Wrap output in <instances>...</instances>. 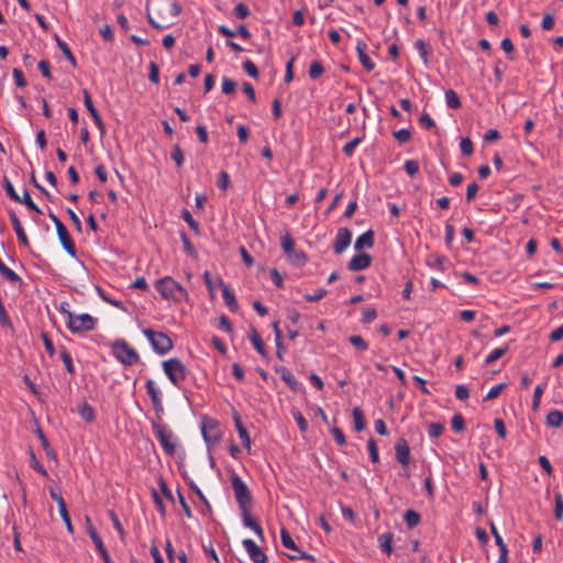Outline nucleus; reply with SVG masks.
<instances>
[{"instance_id":"052dcab7","label":"nucleus","mask_w":563,"mask_h":563,"mask_svg":"<svg viewBox=\"0 0 563 563\" xmlns=\"http://www.w3.org/2000/svg\"><path fill=\"white\" fill-rule=\"evenodd\" d=\"M451 424H452V429L455 432H461L465 429L464 418L460 413H456L453 416Z\"/></svg>"},{"instance_id":"2f4dec72","label":"nucleus","mask_w":563,"mask_h":563,"mask_svg":"<svg viewBox=\"0 0 563 563\" xmlns=\"http://www.w3.org/2000/svg\"><path fill=\"white\" fill-rule=\"evenodd\" d=\"M404 519L408 528L412 529L420 523L421 517L416 510L409 509L404 514Z\"/></svg>"},{"instance_id":"0e129e2a","label":"nucleus","mask_w":563,"mask_h":563,"mask_svg":"<svg viewBox=\"0 0 563 563\" xmlns=\"http://www.w3.org/2000/svg\"><path fill=\"white\" fill-rule=\"evenodd\" d=\"M543 390H544V388L542 385H537L534 388L533 398H532V409L534 411L539 409Z\"/></svg>"},{"instance_id":"6e6552de","label":"nucleus","mask_w":563,"mask_h":563,"mask_svg":"<svg viewBox=\"0 0 563 563\" xmlns=\"http://www.w3.org/2000/svg\"><path fill=\"white\" fill-rule=\"evenodd\" d=\"M86 522H87V532H88L91 541L93 542L98 553L101 555L102 561L104 563H112L111 558H110V555L108 553V550L104 547V544H103L100 536L98 534L96 528L91 525V521H90L89 517H86Z\"/></svg>"},{"instance_id":"603ef678","label":"nucleus","mask_w":563,"mask_h":563,"mask_svg":"<svg viewBox=\"0 0 563 563\" xmlns=\"http://www.w3.org/2000/svg\"><path fill=\"white\" fill-rule=\"evenodd\" d=\"M243 69L244 71L251 76L252 78H258L260 76V71H258V68L256 67V65L250 60V59H246L244 63H243Z\"/></svg>"},{"instance_id":"37998d69","label":"nucleus","mask_w":563,"mask_h":563,"mask_svg":"<svg viewBox=\"0 0 563 563\" xmlns=\"http://www.w3.org/2000/svg\"><path fill=\"white\" fill-rule=\"evenodd\" d=\"M2 183H3V186H4V189H5V192H7L8 197L10 199H12V200H20V196L15 191L14 186L12 185V183L8 178V176L4 175L2 177Z\"/></svg>"},{"instance_id":"8fccbe9b","label":"nucleus","mask_w":563,"mask_h":563,"mask_svg":"<svg viewBox=\"0 0 563 563\" xmlns=\"http://www.w3.org/2000/svg\"><path fill=\"white\" fill-rule=\"evenodd\" d=\"M444 431V426L440 422H432L428 426V434L430 438H439Z\"/></svg>"},{"instance_id":"6ab92c4d","label":"nucleus","mask_w":563,"mask_h":563,"mask_svg":"<svg viewBox=\"0 0 563 563\" xmlns=\"http://www.w3.org/2000/svg\"><path fill=\"white\" fill-rule=\"evenodd\" d=\"M9 217H10V221H11V224L13 227V230L18 236V240L19 242L23 245V246H26L29 247L30 246V242H29V239L24 232V229L18 218V216L15 214V212L13 210H10L9 211Z\"/></svg>"},{"instance_id":"c85d7f7f","label":"nucleus","mask_w":563,"mask_h":563,"mask_svg":"<svg viewBox=\"0 0 563 563\" xmlns=\"http://www.w3.org/2000/svg\"><path fill=\"white\" fill-rule=\"evenodd\" d=\"M60 358L66 367V371L73 376L75 375L76 371L73 363V357L68 350L65 346H60L59 349Z\"/></svg>"},{"instance_id":"680f3d73","label":"nucleus","mask_w":563,"mask_h":563,"mask_svg":"<svg viewBox=\"0 0 563 563\" xmlns=\"http://www.w3.org/2000/svg\"><path fill=\"white\" fill-rule=\"evenodd\" d=\"M349 341L352 345L361 351H365L368 349V344L361 335H352L349 338Z\"/></svg>"},{"instance_id":"de8ad7c7","label":"nucleus","mask_w":563,"mask_h":563,"mask_svg":"<svg viewBox=\"0 0 563 563\" xmlns=\"http://www.w3.org/2000/svg\"><path fill=\"white\" fill-rule=\"evenodd\" d=\"M172 159L175 162L177 167H181L184 164V153L183 150L178 144H175L173 146L172 153H170Z\"/></svg>"},{"instance_id":"9b49d317","label":"nucleus","mask_w":563,"mask_h":563,"mask_svg":"<svg viewBox=\"0 0 563 563\" xmlns=\"http://www.w3.org/2000/svg\"><path fill=\"white\" fill-rule=\"evenodd\" d=\"M202 437L205 441L210 444H216L220 440V431L214 420L203 421L201 428Z\"/></svg>"},{"instance_id":"f03ea898","label":"nucleus","mask_w":563,"mask_h":563,"mask_svg":"<svg viewBox=\"0 0 563 563\" xmlns=\"http://www.w3.org/2000/svg\"><path fill=\"white\" fill-rule=\"evenodd\" d=\"M111 351L113 356L125 366H133L140 362L136 350L122 339L111 344Z\"/></svg>"},{"instance_id":"3c124183","label":"nucleus","mask_w":563,"mask_h":563,"mask_svg":"<svg viewBox=\"0 0 563 563\" xmlns=\"http://www.w3.org/2000/svg\"><path fill=\"white\" fill-rule=\"evenodd\" d=\"M506 387V384L505 383H500L496 386H493L489 391L487 393V395L484 397V401H488V400H492V399H495L497 398L500 393L505 389Z\"/></svg>"},{"instance_id":"338daca9","label":"nucleus","mask_w":563,"mask_h":563,"mask_svg":"<svg viewBox=\"0 0 563 563\" xmlns=\"http://www.w3.org/2000/svg\"><path fill=\"white\" fill-rule=\"evenodd\" d=\"M501 49L508 55L509 59H514L515 46L509 37H505L500 43Z\"/></svg>"},{"instance_id":"412c9836","label":"nucleus","mask_w":563,"mask_h":563,"mask_svg":"<svg viewBox=\"0 0 563 563\" xmlns=\"http://www.w3.org/2000/svg\"><path fill=\"white\" fill-rule=\"evenodd\" d=\"M219 284L222 289L223 300H224L225 305L228 306L229 310L231 312L238 311L239 303H238V300H236L234 294L230 290V288L223 283V280L221 278L219 279Z\"/></svg>"},{"instance_id":"4468645a","label":"nucleus","mask_w":563,"mask_h":563,"mask_svg":"<svg viewBox=\"0 0 563 563\" xmlns=\"http://www.w3.org/2000/svg\"><path fill=\"white\" fill-rule=\"evenodd\" d=\"M396 460L402 466H407L410 461V448L405 438H399L395 444Z\"/></svg>"},{"instance_id":"f257e3e1","label":"nucleus","mask_w":563,"mask_h":563,"mask_svg":"<svg viewBox=\"0 0 563 563\" xmlns=\"http://www.w3.org/2000/svg\"><path fill=\"white\" fill-rule=\"evenodd\" d=\"M155 288L166 300H172L174 302L188 300L187 290L178 282L174 280L169 276L157 279L155 283Z\"/></svg>"},{"instance_id":"49530a36","label":"nucleus","mask_w":563,"mask_h":563,"mask_svg":"<svg viewBox=\"0 0 563 563\" xmlns=\"http://www.w3.org/2000/svg\"><path fill=\"white\" fill-rule=\"evenodd\" d=\"M180 239H181V242H183V244H184V250H185V252H186L189 256H191V257L196 258V257H197V252H196V250H195V247H194L192 243L190 242L189 238L187 236V234H186L185 232H181V233H180Z\"/></svg>"},{"instance_id":"4c0bfd02","label":"nucleus","mask_w":563,"mask_h":563,"mask_svg":"<svg viewBox=\"0 0 563 563\" xmlns=\"http://www.w3.org/2000/svg\"><path fill=\"white\" fill-rule=\"evenodd\" d=\"M507 352H508V345L495 349L487 355L485 363L492 364V363L496 362L497 360H499L500 357H503Z\"/></svg>"},{"instance_id":"864d4df0","label":"nucleus","mask_w":563,"mask_h":563,"mask_svg":"<svg viewBox=\"0 0 563 563\" xmlns=\"http://www.w3.org/2000/svg\"><path fill=\"white\" fill-rule=\"evenodd\" d=\"M367 449H368L371 461L373 463H377L379 461V455H378L377 444L374 439H369L367 441Z\"/></svg>"},{"instance_id":"9d476101","label":"nucleus","mask_w":563,"mask_h":563,"mask_svg":"<svg viewBox=\"0 0 563 563\" xmlns=\"http://www.w3.org/2000/svg\"><path fill=\"white\" fill-rule=\"evenodd\" d=\"M242 544H243L244 549L246 550L250 559L254 563H266L267 562V555L261 550V548L252 539H244L242 541Z\"/></svg>"},{"instance_id":"b1692460","label":"nucleus","mask_w":563,"mask_h":563,"mask_svg":"<svg viewBox=\"0 0 563 563\" xmlns=\"http://www.w3.org/2000/svg\"><path fill=\"white\" fill-rule=\"evenodd\" d=\"M250 340L254 346V349L263 356V357H268V353L265 349V344L261 338V335L258 334V332L256 331L255 328H252L251 329V333H250Z\"/></svg>"},{"instance_id":"dca6fc26","label":"nucleus","mask_w":563,"mask_h":563,"mask_svg":"<svg viewBox=\"0 0 563 563\" xmlns=\"http://www.w3.org/2000/svg\"><path fill=\"white\" fill-rule=\"evenodd\" d=\"M57 235L59 239L60 244L63 245L64 250L70 255H76V246L75 243L67 230V228L64 224H59L58 229H56Z\"/></svg>"},{"instance_id":"69168bd1","label":"nucleus","mask_w":563,"mask_h":563,"mask_svg":"<svg viewBox=\"0 0 563 563\" xmlns=\"http://www.w3.org/2000/svg\"><path fill=\"white\" fill-rule=\"evenodd\" d=\"M393 136L399 142V143H406L411 139V132L408 129H400L398 131H395L393 133Z\"/></svg>"},{"instance_id":"39448f33","label":"nucleus","mask_w":563,"mask_h":563,"mask_svg":"<svg viewBox=\"0 0 563 563\" xmlns=\"http://www.w3.org/2000/svg\"><path fill=\"white\" fill-rule=\"evenodd\" d=\"M230 479L239 508H252V495L246 484L235 473L231 475Z\"/></svg>"},{"instance_id":"e2e57ef3","label":"nucleus","mask_w":563,"mask_h":563,"mask_svg":"<svg viewBox=\"0 0 563 563\" xmlns=\"http://www.w3.org/2000/svg\"><path fill=\"white\" fill-rule=\"evenodd\" d=\"M460 148H461V152L463 153V155H465V156L472 155L474 152V147H473V143H472L471 139H468V137L462 139L461 143H460Z\"/></svg>"},{"instance_id":"bb28decb","label":"nucleus","mask_w":563,"mask_h":563,"mask_svg":"<svg viewBox=\"0 0 563 563\" xmlns=\"http://www.w3.org/2000/svg\"><path fill=\"white\" fill-rule=\"evenodd\" d=\"M415 47L417 48L423 64L428 65L429 55L431 53V48H430L429 44L423 40H417L415 42Z\"/></svg>"},{"instance_id":"5701e85b","label":"nucleus","mask_w":563,"mask_h":563,"mask_svg":"<svg viewBox=\"0 0 563 563\" xmlns=\"http://www.w3.org/2000/svg\"><path fill=\"white\" fill-rule=\"evenodd\" d=\"M374 245V232L372 230H368L361 234L354 244V249L356 251H360L362 249H371Z\"/></svg>"},{"instance_id":"7ed1b4c3","label":"nucleus","mask_w":563,"mask_h":563,"mask_svg":"<svg viewBox=\"0 0 563 563\" xmlns=\"http://www.w3.org/2000/svg\"><path fill=\"white\" fill-rule=\"evenodd\" d=\"M163 369L168 379L173 385L179 387L181 382H184L187 377L188 369L184 365V363L177 358L173 357L163 362Z\"/></svg>"},{"instance_id":"5fc2aeb1","label":"nucleus","mask_w":563,"mask_h":563,"mask_svg":"<svg viewBox=\"0 0 563 563\" xmlns=\"http://www.w3.org/2000/svg\"><path fill=\"white\" fill-rule=\"evenodd\" d=\"M362 142V139L361 137H354L353 140H351L350 142H347L342 151L343 153L347 156V157H351L355 151V147Z\"/></svg>"},{"instance_id":"13d9d810","label":"nucleus","mask_w":563,"mask_h":563,"mask_svg":"<svg viewBox=\"0 0 563 563\" xmlns=\"http://www.w3.org/2000/svg\"><path fill=\"white\" fill-rule=\"evenodd\" d=\"M445 257L443 255L431 256L428 258V265L444 271Z\"/></svg>"},{"instance_id":"a211bd4d","label":"nucleus","mask_w":563,"mask_h":563,"mask_svg":"<svg viewBox=\"0 0 563 563\" xmlns=\"http://www.w3.org/2000/svg\"><path fill=\"white\" fill-rule=\"evenodd\" d=\"M242 515L243 525L250 529H252L256 536L261 539L264 538V532L260 523L251 516L252 508H243L240 509Z\"/></svg>"},{"instance_id":"f8f14e48","label":"nucleus","mask_w":563,"mask_h":563,"mask_svg":"<svg viewBox=\"0 0 563 563\" xmlns=\"http://www.w3.org/2000/svg\"><path fill=\"white\" fill-rule=\"evenodd\" d=\"M84 103H85L87 110L89 111L90 115L92 117V120H93L95 124L97 125V128L99 129L101 135L104 134L106 133L104 123H103L98 110L96 109V107L92 103L90 93L86 89H84Z\"/></svg>"},{"instance_id":"58836bf2","label":"nucleus","mask_w":563,"mask_h":563,"mask_svg":"<svg viewBox=\"0 0 563 563\" xmlns=\"http://www.w3.org/2000/svg\"><path fill=\"white\" fill-rule=\"evenodd\" d=\"M221 89L222 92L225 95H234L236 90V81L229 77H223L221 82Z\"/></svg>"},{"instance_id":"4be33fe9","label":"nucleus","mask_w":563,"mask_h":563,"mask_svg":"<svg viewBox=\"0 0 563 563\" xmlns=\"http://www.w3.org/2000/svg\"><path fill=\"white\" fill-rule=\"evenodd\" d=\"M275 372L279 374L280 378L288 385V387L297 391L299 388V383L295 379L292 374L284 366H275Z\"/></svg>"},{"instance_id":"774afa93","label":"nucleus","mask_w":563,"mask_h":563,"mask_svg":"<svg viewBox=\"0 0 563 563\" xmlns=\"http://www.w3.org/2000/svg\"><path fill=\"white\" fill-rule=\"evenodd\" d=\"M292 417L296 420L301 432H306L308 430V422L302 416V413L298 410L292 411Z\"/></svg>"},{"instance_id":"393cba45","label":"nucleus","mask_w":563,"mask_h":563,"mask_svg":"<svg viewBox=\"0 0 563 563\" xmlns=\"http://www.w3.org/2000/svg\"><path fill=\"white\" fill-rule=\"evenodd\" d=\"M394 534L391 532L383 533L378 537V544L383 552L388 555L393 552Z\"/></svg>"},{"instance_id":"20e7f679","label":"nucleus","mask_w":563,"mask_h":563,"mask_svg":"<svg viewBox=\"0 0 563 563\" xmlns=\"http://www.w3.org/2000/svg\"><path fill=\"white\" fill-rule=\"evenodd\" d=\"M143 334L148 339L153 350L159 355H164L173 349L172 339L164 332L144 329Z\"/></svg>"},{"instance_id":"f704fd0d","label":"nucleus","mask_w":563,"mask_h":563,"mask_svg":"<svg viewBox=\"0 0 563 563\" xmlns=\"http://www.w3.org/2000/svg\"><path fill=\"white\" fill-rule=\"evenodd\" d=\"M36 433H37V437H38V439H40V441H41V444H42V446H43V449H44V451H45L46 455H47L48 457L55 459L56 453H55V451L51 448V445H49V443H48V440H47V438L45 437V434H44V432L42 431V429H40V428H38V429H37V431H36Z\"/></svg>"},{"instance_id":"473e14b6","label":"nucleus","mask_w":563,"mask_h":563,"mask_svg":"<svg viewBox=\"0 0 563 563\" xmlns=\"http://www.w3.org/2000/svg\"><path fill=\"white\" fill-rule=\"evenodd\" d=\"M445 102L450 109L461 108V100L457 93L452 89L445 91Z\"/></svg>"},{"instance_id":"a878e982","label":"nucleus","mask_w":563,"mask_h":563,"mask_svg":"<svg viewBox=\"0 0 563 563\" xmlns=\"http://www.w3.org/2000/svg\"><path fill=\"white\" fill-rule=\"evenodd\" d=\"M563 423V412L561 410H551L547 415V424L551 428H560Z\"/></svg>"},{"instance_id":"4d7b16f0","label":"nucleus","mask_w":563,"mask_h":563,"mask_svg":"<svg viewBox=\"0 0 563 563\" xmlns=\"http://www.w3.org/2000/svg\"><path fill=\"white\" fill-rule=\"evenodd\" d=\"M233 13L238 19H246L251 11L246 4L241 2L235 5Z\"/></svg>"},{"instance_id":"ea45409f","label":"nucleus","mask_w":563,"mask_h":563,"mask_svg":"<svg viewBox=\"0 0 563 563\" xmlns=\"http://www.w3.org/2000/svg\"><path fill=\"white\" fill-rule=\"evenodd\" d=\"M181 218L196 234H199V232H200L199 223L194 219V217L191 216V213L188 210L184 209L181 211Z\"/></svg>"},{"instance_id":"09e8293b","label":"nucleus","mask_w":563,"mask_h":563,"mask_svg":"<svg viewBox=\"0 0 563 563\" xmlns=\"http://www.w3.org/2000/svg\"><path fill=\"white\" fill-rule=\"evenodd\" d=\"M109 517L113 523V527L114 529L118 531L119 536H120V539L122 541H124V538H125V531L118 518V516L115 515V512L113 510H109Z\"/></svg>"},{"instance_id":"72a5a7b5","label":"nucleus","mask_w":563,"mask_h":563,"mask_svg":"<svg viewBox=\"0 0 563 563\" xmlns=\"http://www.w3.org/2000/svg\"><path fill=\"white\" fill-rule=\"evenodd\" d=\"M56 43H57V46L59 47V49L63 52L64 56L70 62V64L75 67L77 65L76 63V58L75 56L73 55L69 46L64 42L62 41L58 36H56Z\"/></svg>"},{"instance_id":"a18cd8bd","label":"nucleus","mask_w":563,"mask_h":563,"mask_svg":"<svg viewBox=\"0 0 563 563\" xmlns=\"http://www.w3.org/2000/svg\"><path fill=\"white\" fill-rule=\"evenodd\" d=\"M15 201L25 205L30 210H33L36 213H42V210L34 203L27 191H24L23 196L20 197V200Z\"/></svg>"},{"instance_id":"bf43d9fd","label":"nucleus","mask_w":563,"mask_h":563,"mask_svg":"<svg viewBox=\"0 0 563 563\" xmlns=\"http://www.w3.org/2000/svg\"><path fill=\"white\" fill-rule=\"evenodd\" d=\"M30 465L32 468H34L36 472H38L43 476H47V471L43 467V465L37 461L35 454L33 451L30 452Z\"/></svg>"},{"instance_id":"f3484780","label":"nucleus","mask_w":563,"mask_h":563,"mask_svg":"<svg viewBox=\"0 0 563 563\" xmlns=\"http://www.w3.org/2000/svg\"><path fill=\"white\" fill-rule=\"evenodd\" d=\"M232 417H233L235 429H236V431L239 433V437L241 439L242 445L245 449L250 450V448H251V438H250V434H249L246 428L242 423V420H241V417H240L239 412L236 410H233Z\"/></svg>"},{"instance_id":"ddd939ff","label":"nucleus","mask_w":563,"mask_h":563,"mask_svg":"<svg viewBox=\"0 0 563 563\" xmlns=\"http://www.w3.org/2000/svg\"><path fill=\"white\" fill-rule=\"evenodd\" d=\"M352 233L347 228H340L336 233L333 250L335 254L343 253L350 245Z\"/></svg>"},{"instance_id":"2eb2a0df","label":"nucleus","mask_w":563,"mask_h":563,"mask_svg":"<svg viewBox=\"0 0 563 563\" xmlns=\"http://www.w3.org/2000/svg\"><path fill=\"white\" fill-rule=\"evenodd\" d=\"M372 264V256L367 253H360L354 255L347 263V269L351 272H358L366 269Z\"/></svg>"},{"instance_id":"79ce46f5","label":"nucleus","mask_w":563,"mask_h":563,"mask_svg":"<svg viewBox=\"0 0 563 563\" xmlns=\"http://www.w3.org/2000/svg\"><path fill=\"white\" fill-rule=\"evenodd\" d=\"M554 517L558 520L563 518V496L561 493L554 494Z\"/></svg>"},{"instance_id":"c9c22d12","label":"nucleus","mask_w":563,"mask_h":563,"mask_svg":"<svg viewBox=\"0 0 563 563\" xmlns=\"http://www.w3.org/2000/svg\"><path fill=\"white\" fill-rule=\"evenodd\" d=\"M288 260L294 265L302 266L307 262V255L303 251L295 249L294 252L291 253V256H288Z\"/></svg>"},{"instance_id":"c756f323","label":"nucleus","mask_w":563,"mask_h":563,"mask_svg":"<svg viewBox=\"0 0 563 563\" xmlns=\"http://www.w3.org/2000/svg\"><path fill=\"white\" fill-rule=\"evenodd\" d=\"M354 429L356 432H361L365 429V419L361 408L355 407L352 411Z\"/></svg>"},{"instance_id":"c03bdc74","label":"nucleus","mask_w":563,"mask_h":563,"mask_svg":"<svg viewBox=\"0 0 563 563\" xmlns=\"http://www.w3.org/2000/svg\"><path fill=\"white\" fill-rule=\"evenodd\" d=\"M324 73V67L322 66L321 62L313 60L309 67V77L311 79L319 78Z\"/></svg>"},{"instance_id":"aec40b11","label":"nucleus","mask_w":563,"mask_h":563,"mask_svg":"<svg viewBox=\"0 0 563 563\" xmlns=\"http://www.w3.org/2000/svg\"><path fill=\"white\" fill-rule=\"evenodd\" d=\"M366 48H367V45L365 42L363 41H358L357 42V45H356V53H357V57H358V60L360 63L362 64V66L367 70V71H372L374 68H375V63L372 62V59L369 58V56L367 55L366 53Z\"/></svg>"},{"instance_id":"7c9ffc66","label":"nucleus","mask_w":563,"mask_h":563,"mask_svg":"<svg viewBox=\"0 0 563 563\" xmlns=\"http://www.w3.org/2000/svg\"><path fill=\"white\" fill-rule=\"evenodd\" d=\"M81 419L86 422H92L95 420V410L88 402H82L78 409Z\"/></svg>"},{"instance_id":"0eeeda50","label":"nucleus","mask_w":563,"mask_h":563,"mask_svg":"<svg viewBox=\"0 0 563 563\" xmlns=\"http://www.w3.org/2000/svg\"><path fill=\"white\" fill-rule=\"evenodd\" d=\"M153 430L166 454L173 455L175 453V443L173 442L174 434L172 430L159 423H154Z\"/></svg>"},{"instance_id":"1a4fd4ad","label":"nucleus","mask_w":563,"mask_h":563,"mask_svg":"<svg viewBox=\"0 0 563 563\" xmlns=\"http://www.w3.org/2000/svg\"><path fill=\"white\" fill-rule=\"evenodd\" d=\"M146 393L151 398L153 408L155 412L159 416L164 411L162 394L159 389L156 387L155 382L153 379H147L145 383Z\"/></svg>"},{"instance_id":"6e6d98bb","label":"nucleus","mask_w":563,"mask_h":563,"mask_svg":"<svg viewBox=\"0 0 563 563\" xmlns=\"http://www.w3.org/2000/svg\"><path fill=\"white\" fill-rule=\"evenodd\" d=\"M404 168L410 177H413L419 173V164L417 161L413 159L406 161L404 164Z\"/></svg>"},{"instance_id":"e433bc0d","label":"nucleus","mask_w":563,"mask_h":563,"mask_svg":"<svg viewBox=\"0 0 563 563\" xmlns=\"http://www.w3.org/2000/svg\"><path fill=\"white\" fill-rule=\"evenodd\" d=\"M280 540H282V544L286 549H289V550H292V551H298V548H297L295 541L292 540L291 536L284 528L280 530Z\"/></svg>"},{"instance_id":"cd10ccee","label":"nucleus","mask_w":563,"mask_h":563,"mask_svg":"<svg viewBox=\"0 0 563 563\" xmlns=\"http://www.w3.org/2000/svg\"><path fill=\"white\" fill-rule=\"evenodd\" d=\"M280 246L287 256H291V253L295 250V241L289 232H285V234L282 235Z\"/></svg>"},{"instance_id":"423d86ee","label":"nucleus","mask_w":563,"mask_h":563,"mask_svg":"<svg viewBox=\"0 0 563 563\" xmlns=\"http://www.w3.org/2000/svg\"><path fill=\"white\" fill-rule=\"evenodd\" d=\"M67 327L73 333L90 331L96 327L95 319L88 313L75 314L67 311Z\"/></svg>"},{"instance_id":"a19ab883","label":"nucleus","mask_w":563,"mask_h":563,"mask_svg":"<svg viewBox=\"0 0 563 563\" xmlns=\"http://www.w3.org/2000/svg\"><path fill=\"white\" fill-rule=\"evenodd\" d=\"M189 487L195 492L197 497L206 505L208 509H210V504L203 493L199 489V487L195 484L194 481L189 479L186 474L183 475Z\"/></svg>"}]
</instances>
